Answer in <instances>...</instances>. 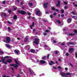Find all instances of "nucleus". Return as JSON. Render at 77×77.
I'll return each instance as SVG.
<instances>
[{
    "label": "nucleus",
    "mask_w": 77,
    "mask_h": 77,
    "mask_svg": "<svg viewBox=\"0 0 77 77\" xmlns=\"http://www.w3.org/2000/svg\"><path fill=\"white\" fill-rule=\"evenodd\" d=\"M71 14H73L74 15H76L75 14V13L74 12H72Z\"/></svg>",
    "instance_id": "79ce46f5"
},
{
    "label": "nucleus",
    "mask_w": 77,
    "mask_h": 77,
    "mask_svg": "<svg viewBox=\"0 0 77 77\" xmlns=\"http://www.w3.org/2000/svg\"><path fill=\"white\" fill-rule=\"evenodd\" d=\"M34 40L35 41L33 42V43L35 44L36 45H38V43H39V39L38 38H35Z\"/></svg>",
    "instance_id": "20e7f679"
},
{
    "label": "nucleus",
    "mask_w": 77,
    "mask_h": 77,
    "mask_svg": "<svg viewBox=\"0 0 77 77\" xmlns=\"http://www.w3.org/2000/svg\"><path fill=\"white\" fill-rule=\"evenodd\" d=\"M29 72H30V74L31 75H35V73L33 71H31V70L30 69H29Z\"/></svg>",
    "instance_id": "4468645a"
},
{
    "label": "nucleus",
    "mask_w": 77,
    "mask_h": 77,
    "mask_svg": "<svg viewBox=\"0 0 77 77\" xmlns=\"http://www.w3.org/2000/svg\"><path fill=\"white\" fill-rule=\"evenodd\" d=\"M57 51H56L55 52V54H58V52Z\"/></svg>",
    "instance_id": "603ef678"
},
{
    "label": "nucleus",
    "mask_w": 77,
    "mask_h": 77,
    "mask_svg": "<svg viewBox=\"0 0 77 77\" xmlns=\"http://www.w3.org/2000/svg\"><path fill=\"white\" fill-rule=\"evenodd\" d=\"M49 56H50V54H48L47 56H45L42 57V59H43V60H45V58L46 57H47L48 58V59H49Z\"/></svg>",
    "instance_id": "6e6552de"
},
{
    "label": "nucleus",
    "mask_w": 77,
    "mask_h": 77,
    "mask_svg": "<svg viewBox=\"0 0 77 77\" xmlns=\"http://www.w3.org/2000/svg\"><path fill=\"white\" fill-rule=\"evenodd\" d=\"M65 45V44L63 43L61 44V45Z\"/></svg>",
    "instance_id": "680f3d73"
},
{
    "label": "nucleus",
    "mask_w": 77,
    "mask_h": 77,
    "mask_svg": "<svg viewBox=\"0 0 77 77\" xmlns=\"http://www.w3.org/2000/svg\"><path fill=\"white\" fill-rule=\"evenodd\" d=\"M28 15H31V14L30 13V12H29V13H28Z\"/></svg>",
    "instance_id": "052dcab7"
},
{
    "label": "nucleus",
    "mask_w": 77,
    "mask_h": 77,
    "mask_svg": "<svg viewBox=\"0 0 77 77\" xmlns=\"http://www.w3.org/2000/svg\"><path fill=\"white\" fill-rule=\"evenodd\" d=\"M11 69H12L13 71H14V68L13 67H11Z\"/></svg>",
    "instance_id": "338daca9"
},
{
    "label": "nucleus",
    "mask_w": 77,
    "mask_h": 77,
    "mask_svg": "<svg viewBox=\"0 0 77 77\" xmlns=\"http://www.w3.org/2000/svg\"><path fill=\"white\" fill-rule=\"evenodd\" d=\"M36 15H38V16H40V15H41V11H40L39 10L36 11Z\"/></svg>",
    "instance_id": "0eeeda50"
},
{
    "label": "nucleus",
    "mask_w": 77,
    "mask_h": 77,
    "mask_svg": "<svg viewBox=\"0 0 77 77\" xmlns=\"http://www.w3.org/2000/svg\"><path fill=\"white\" fill-rule=\"evenodd\" d=\"M48 4H49V3L48 2L44 3L43 5V7L44 8L47 9V8H48Z\"/></svg>",
    "instance_id": "39448f33"
},
{
    "label": "nucleus",
    "mask_w": 77,
    "mask_h": 77,
    "mask_svg": "<svg viewBox=\"0 0 77 77\" xmlns=\"http://www.w3.org/2000/svg\"><path fill=\"white\" fill-rule=\"evenodd\" d=\"M51 63H49V64L50 65H52L53 64H54V62L52 60L51 61Z\"/></svg>",
    "instance_id": "dca6fc26"
},
{
    "label": "nucleus",
    "mask_w": 77,
    "mask_h": 77,
    "mask_svg": "<svg viewBox=\"0 0 77 77\" xmlns=\"http://www.w3.org/2000/svg\"><path fill=\"white\" fill-rule=\"evenodd\" d=\"M1 16L2 17H6L7 16L6 13H2L1 14Z\"/></svg>",
    "instance_id": "9d476101"
},
{
    "label": "nucleus",
    "mask_w": 77,
    "mask_h": 77,
    "mask_svg": "<svg viewBox=\"0 0 77 77\" xmlns=\"http://www.w3.org/2000/svg\"><path fill=\"white\" fill-rule=\"evenodd\" d=\"M57 23H58V24H60L61 23V22L59 20H58L57 21Z\"/></svg>",
    "instance_id": "bb28decb"
},
{
    "label": "nucleus",
    "mask_w": 77,
    "mask_h": 77,
    "mask_svg": "<svg viewBox=\"0 0 77 77\" xmlns=\"http://www.w3.org/2000/svg\"><path fill=\"white\" fill-rule=\"evenodd\" d=\"M55 11L57 12H59V10H58V9H56L55 10Z\"/></svg>",
    "instance_id": "7c9ffc66"
},
{
    "label": "nucleus",
    "mask_w": 77,
    "mask_h": 77,
    "mask_svg": "<svg viewBox=\"0 0 77 77\" xmlns=\"http://www.w3.org/2000/svg\"><path fill=\"white\" fill-rule=\"evenodd\" d=\"M66 55L67 56H69V53H68V52L66 53Z\"/></svg>",
    "instance_id": "f704fd0d"
},
{
    "label": "nucleus",
    "mask_w": 77,
    "mask_h": 77,
    "mask_svg": "<svg viewBox=\"0 0 77 77\" xmlns=\"http://www.w3.org/2000/svg\"><path fill=\"white\" fill-rule=\"evenodd\" d=\"M0 54H4V52L0 51Z\"/></svg>",
    "instance_id": "473e14b6"
},
{
    "label": "nucleus",
    "mask_w": 77,
    "mask_h": 77,
    "mask_svg": "<svg viewBox=\"0 0 77 77\" xmlns=\"http://www.w3.org/2000/svg\"><path fill=\"white\" fill-rule=\"evenodd\" d=\"M17 12L18 13H19V14H22V15H26V14H27V13L26 11L23 10H18Z\"/></svg>",
    "instance_id": "f03ea898"
},
{
    "label": "nucleus",
    "mask_w": 77,
    "mask_h": 77,
    "mask_svg": "<svg viewBox=\"0 0 77 77\" xmlns=\"http://www.w3.org/2000/svg\"><path fill=\"white\" fill-rule=\"evenodd\" d=\"M17 15H15L13 17V19L17 20Z\"/></svg>",
    "instance_id": "4be33fe9"
},
{
    "label": "nucleus",
    "mask_w": 77,
    "mask_h": 77,
    "mask_svg": "<svg viewBox=\"0 0 77 77\" xmlns=\"http://www.w3.org/2000/svg\"><path fill=\"white\" fill-rule=\"evenodd\" d=\"M50 17L51 18H53V16L52 15H51Z\"/></svg>",
    "instance_id": "5fc2aeb1"
},
{
    "label": "nucleus",
    "mask_w": 77,
    "mask_h": 77,
    "mask_svg": "<svg viewBox=\"0 0 77 77\" xmlns=\"http://www.w3.org/2000/svg\"><path fill=\"white\" fill-rule=\"evenodd\" d=\"M36 31V30L35 29H33V32H35Z\"/></svg>",
    "instance_id": "774afa93"
},
{
    "label": "nucleus",
    "mask_w": 77,
    "mask_h": 77,
    "mask_svg": "<svg viewBox=\"0 0 77 77\" xmlns=\"http://www.w3.org/2000/svg\"><path fill=\"white\" fill-rule=\"evenodd\" d=\"M69 65H71V66L72 67H73V66H74L73 65H72V64H71V63H69Z\"/></svg>",
    "instance_id": "4d7b16f0"
},
{
    "label": "nucleus",
    "mask_w": 77,
    "mask_h": 77,
    "mask_svg": "<svg viewBox=\"0 0 77 77\" xmlns=\"http://www.w3.org/2000/svg\"><path fill=\"white\" fill-rule=\"evenodd\" d=\"M33 26H32V25L30 26V27L31 29H33Z\"/></svg>",
    "instance_id": "ea45409f"
},
{
    "label": "nucleus",
    "mask_w": 77,
    "mask_h": 77,
    "mask_svg": "<svg viewBox=\"0 0 77 77\" xmlns=\"http://www.w3.org/2000/svg\"><path fill=\"white\" fill-rule=\"evenodd\" d=\"M9 57L8 56H6L5 57H4L3 58V57H2V59H3L2 60L3 63H5V65H7L8 64V63H6V62L5 60V59H6V58H9Z\"/></svg>",
    "instance_id": "f257e3e1"
},
{
    "label": "nucleus",
    "mask_w": 77,
    "mask_h": 77,
    "mask_svg": "<svg viewBox=\"0 0 77 77\" xmlns=\"http://www.w3.org/2000/svg\"><path fill=\"white\" fill-rule=\"evenodd\" d=\"M71 21H72V19L71 18H68V20L67 21V22L69 23H71Z\"/></svg>",
    "instance_id": "2eb2a0df"
},
{
    "label": "nucleus",
    "mask_w": 77,
    "mask_h": 77,
    "mask_svg": "<svg viewBox=\"0 0 77 77\" xmlns=\"http://www.w3.org/2000/svg\"><path fill=\"white\" fill-rule=\"evenodd\" d=\"M50 32V31H49V30H46L45 31V32H47V33H48V32Z\"/></svg>",
    "instance_id": "de8ad7c7"
},
{
    "label": "nucleus",
    "mask_w": 77,
    "mask_h": 77,
    "mask_svg": "<svg viewBox=\"0 0 77 77\" xmlns=\"http://www.w3.org/2000/svg\"><path fill=\"white\" fill-rule=\"evenodd\" d=\"M28 40V38H27V37H26L25 39V42H27V41Z\"/></svg>",
    "instance_id": "393cba45"
},
{
    "label": "nucleus",
    "mask_w": 77,
    "mask_h": 77,
    "mask_svg": "<svg viewBox=\"0 0 77 77\" xmlns=\"http://www.w3.org/2000/svg\"><path fill=\"white\" fill-rule=\"evenodd\" d=\"M43 35L44 36H47V33L45 32H44L43 33Z\"/></svg>",
    "instance_id": "c9c22d12"
},
{
    "label": "nucleus",
    "mask_w": 77,
    "mask_h": 77,
    "mask_svg": "<svg viewBox=\"0 0 77 77\" xmlns=\"http://www.w3.org/2000/svg\"><path fill=\"white\" fill-rule=\"evenodd\" d=\"M30 51L31 53H35V50L33 49H31L30 50Z\"/></svg>",
    "instance_id": "6ab92c4d"
},
{
    "label": "nucleus",
    "mask_w": 77,
    "mask_h": 77,
    "mask_svg": "<svg viewBox=\"0 0 77 77\" xmlns=\"http://www.w3.org/2000/svg\"><path fill=\"white\" fill-rule=\"evenodd\" d=\"M45 14H48V11H47L45 12Z\"/></svg>",
    "instance_id": "e2e57ef3"
},
{
    "label": "nucleus",
    "mask_w": 77,
    "mask_h": 77,
    "mask_svg": "<svg viewBox=\"0 0 77 77\" xmlns=\"http://www.w3.org/2000/svg\"><path fill=\"white\" fill-rule=\"evenodd\" d=\"M76 35V34L74 33L72 34V33H70L69 34V36H74V35Z\"/></svg>",
    "instance_id": "aec40b11"
},
{
    "label": "nucleus",
    "mask_w": 77,
    "mask_h": 77,
    "mask_svg": "<svg viewBox=\"0 0 77 77\" xmlns=\"http://www.w3.org/2000/svg\"><path fill=\"white\" fill-rule=\"evenodd\" d=\"M14 61H15L16 64H17V65H20V63L18 62V61L17 60L14 59Z\"/></svg>",
    "instance_id": "a211bd4d"
},
{
    "label": "nucleus",
    "mask_w": 77,
    "mask_h": 77,
    "mask_svg": "<svg viewBox=\"0 0 77 77\" xmlns=\"http://www.w3.org/2000/svg\"><path fill=\"white\" fill-rule=\"evenodd\" d=\"M73 48H70L69 50V51L70 53H72V51H73Z\"/></svg>",
    "instance_id": "f3484780"
},
{
    "label": "nucleus",
    "mask_w": 77,
    "mask_h": 77,
    "mask_svg": "<svg viewBox=\"0 0 77 77\" xmlns=\"http://www.w3.org/2000/svg\"><path fill=\"white\" fill-rule=\"evenodd\" d=\"M68 7L67 6H65L64 7V9H68Z\"/></svg>",
    "instance_id": "37998d69"
},
{
    "label": "nucleus",
    "mask_w": 77,
    "mask_h": 77,
    "mask_svg": "<svg viewBox=\"0 0 77 77\" xmlns=\"http://www.w3.org/2000/svg\"><path fill=\"white\" fill-rule=\"evenodd\" d=\"M71 73L70 72H67L66 73V75H69V76H70V75H71Z\"/></svg>",
    "instance_id": "b1692460"
},
{
    "label": "nucleus",
    "mask_w": 77,
    "mask_h": 77,
    "mask_svg": "<svg viewBox=\"0 0 77 77\" xmlns=\"http://www.w3.org/2000/svg\"><path fill=\"white\" fill-rule=\"evenodd\" d=\"M8 24H12V22H10L9 21H8Z\"/></svg>",
    "instance_id": "58836bf2"
},
{
    "label": "nucleus",
    "mask_w": 77,
    "mask_h": 77,
    "mask_svg": "<svg viewBox=\"0 0 77 77\" xmlns=\"http://www.w3.org/2000/svg\"><path fill=\"white\" fill-rule=\"evenodd\" d=\"M14 10H15V11H16V10H17V8H14Z\"/></svg>",
    "instance_id": "bf43d9fd"
},
{
    "label": "nucleus",
    "mask_w": 77,
    "mask_h": 77,
    "mask_svg": "<svg viewBox=\"0 0 77 77\" xmlns=\"http://www.w3.org/2000/svg\"><path fill=\"white\" fill-rule=\"evenodd\" d=\"M74 44L73 43H72V42H68L67 43V45H74Z\"/></svg>",
    "instance_id": "412c9836"
},
{
    "label": "nucleus",
    "mask_w": 77,
    "mask_h": 77,
    "mask_svg": "<svg viewBox=\"0 0 77 77\" xmlns=\"http://www.w3.org/2000/svg\"><path fill=\"white\" fill-rule=\"evenodd\" d=\"M60 2L59 1H58V3L56 5L57 7H60Z\"/></svg>",
    "instance_id": "f8f14e48"
},
{
    "label": "nucleus",
    "mask_w": 77,
    "mask_h": 77,
    "mask_svg": "<svg viewBox=\"0 0 77 77\" xmlns=\"http://www.w3.org/2000/svg\"><path fill=\"white\" fill-rule=\"evenodd\" d=\"M75 56L76 58L77 59V52L75 53Z\"/></svg>",
    "instance_id": "3c124183"
},
{
    "label": "nucleus",
    "mask_w": 77,
    "mask_h": 77,
    "mask_svg": "<svg viewBox=\"0 0 77 77\" xmlns=\"http://www.w3.org/2000/svg\"><path fill=\"white\" fill-rule=\"evenodd\" d=\"M40 63L41 64H44V63H46V62L42 60L40 61Z\"/></svg>",
    "instance_id": "9b49d317"
},
{
    "label": "nucleus",
    "mask_w": 77,
    "mask_h": 77,
    "mask_svg": "<svg viewBox=\"0 0 77 77\" xmlns=\"http://www.w3.org/2000/svg\"><path fill=\"white\" fill-rule=\"evenodd\" d=\"M60 75L61 76L65 77H67V76L66 75V73H63V72H61L60 73Z\"/></svg>",
    "instance_id": "1a4fd4ad"
},
{
    "label": "nucleus",
    "mask_w": 77,
    "mask_h": 77,
    "mask_svg": "<svg viewBox=\"0 0 77 77\" xmlns=\"http://www.w3.org/2000/svg\"><path fill=\"white\" fill-rule=\"evenodd\" d=\"M29 5L30 6H33V5H32V3H29Z\"/></svg>",
    "instance_id": "4c0bfd02"
},
{
    "label": "nucleus",
    "mask_w": 77,
    "mask_h": 77,
    "mask_svg": "<svg viewBox=\"0 0 77 77\" xmlns=\"http://www.w3.org/2000/svg\"><path fill=\"white\" fill-rule=\"evenodd\" d=\"M6 3V1H4L2 2V3L3 4H5V3Z\"/></svg>",
    "instance_id": "8fccbe9b"
},
{
    "label": "nucleus",
    "mask_w": 77,
    "mask_h": 77,
    "mask_svg": "<svg viewBox=\"0 0 77 77\" xmlns=\"http://www.w3.org/2000/svg\"><path fill=\"white\" fill-rule=\"evenodd\" d=\"M73 5H74V6H75V7H77V5H75V3L74 2H73Z\"/></svg>",
    "instance_id": "c756f323"
},
{
    "label": "nucleus",
    "mask_w": 77,
    "mask_h": 77,
    "mask_svg": "<svg viewBox=\"0 0 77 77\" xmlns=\"http://www.w3.org/2000/svg\"><path fill=\"white\" fill-rule=\"evenodd\" d=\"M74 33H77V31L76 30H74Z\"/></svg>",
    "instance_id": "09e8293b"
},
{
    "label": "nucleus",
    "mask_w": 77,
    "mask_h": 77,
    "mask_svg": "<svg viewBox=\"0 0 77 77\" xmlns=\"http://www.w3.org/2000/svg\"><path fill=\"white\" fill-rule=\"evenodd\" d=\"M35 25V23L34 22H33L32 24V26H33Z\"/></svg>",
    "instance_id": "0e129e2a"
},
{
    "label": "nucleus",
    "mask_w": 77,
    "mask_h": 77,
    "mask_svg": "<svg viewBox=\"0 0 77 77\" xmlns=\"http://www.w3.org/2000/svg\"><path fill=\"white\" fill-rule=\"evenodd\" d=\"M5 38L6 39V43L9 44L11 42V38L9 37H6Z\"/></svg>",
    "instance_id": "7ed1b4c3"
},
{
    "label": "nucleus",
    "mask_w": 77,
    "mask_h": 77,
    "mask_svg": "<svg viewBox=\"0 0 77 77\" xmlns=\"http://www.w3.org/2000/svg\"><path fill=\"white\" fill-rule=\"evenodd\" d=\"M10 66H14V67H15L16 68V69H17V67H18L19 66L18 65H17L16 64H10Z\"/></svg>",
    "instance_id": "423d86ee"
},
{
    "label": "nucleus",
    "mask_w": 77,
    "mask_h": 77,
    "mask_svg": "<svg viewBox=\"0 0 77 77\" xmlns=\"http://www.w3.org/2000/svg\"><path fill=\"white\" fill-rule=\"evenodd\" d=\"M6 47L7 48H10L11 46L7 44V45L6 46Z\"/></svg>",
    "instance_id": "a878e982"
},
{
    "label": "nucleus",
    "mask_w": 77,
    "mask_h": 77,
    "mask_svg": "<svg viewBox=\"0 0 77 77\" xmlns=\"http://www.w3.org/2000/svg\"><path fill=\"white\" fill-rule=\"evenodd\" d=\"M23 4H24V3H23V2H21L20 3V5H23Z\"/></svg>",
    "instance_id": "c03bdc74"
},
{
    "label": "nucleus",
    "mask_w": 77,
    "mask_h": 77,
    "mask_svg": "<svg viewBox=\"0 0 77 77\" xmlns=\"http://www.w3.org/2000/svg\"><path fill=\"white\" fill-rule=\"evenodd\" d=\"M53 43L55 44L56 43V40H53Z\"/></svg>",
    "instance_id": "49530a36"
},
{
    "label": "nucleus",
    "mask_w": 77,
    "mask_h": 77,
    "mask_svg": "<svg viewBox=\"0 0 77 77\" xmlns=\"http://www.w3.org/2000/svg\"><path fill=\"white\" fill-rule=\"evenodd\" d=\"M2 77H10V76H6L5 75H4L2 76Z\"/></svg>",
    "instance_id": "e433bc0d"
},
{
    "label": "nucleus",
    "mask_w": 77,
    "mask_h": 77,
    "mask_svg": "<svg viewBox=\"0 0 77 77\" xmlns=\"http://www.w3.org/2000/svg\"><path fill=\"white\" fill-rule=\"evenodd\" d=\"M72 18H73V19H75V16H72Z\"/></svg>",
    "instance_id": "a18cd8bd"
},
{
    "label": "nucleus",
    "mask_w": 77,
    "mask_h": 77,
    "mask_svg": "<svg viewBox=\"0 0 77 77\" xmlns=\"http://www.w3.org/2000/svg\"><path fill=\"white\" fill-rule=\"evenodd\" d=\"M8 30H9V31H10L11 30V28H10V27H8Z\"/></svg>",
    "instance_id": "13d9d810"
},
{
    "label": "nucleus",
    "mask_w": 77,
    "mask_h": 77,
    "mask_svg": "<svg viewBox=\"0 0 77 77\" xmlns=\"http://www.w3.org/2000/svg\"><path fill=\"white\" fill-rule=\"evenodd\" d=\"M5 62H6V63H7V62H8V63H11V62H12V59H8L6 61H5Z\"/></svg>",
    "instance_id": "ddd939ff"
},
{
    "label": "nucleus",
    "mask_w": 77,
    "mask_h": 77,
    "mask_svg": "<svg viewBox=\"0 0 77 77\" xmlns=\"http://www.w3.org/2000/svg\"><path fill=\"white\" fill-rule=\"evenodd\" d=\"M68 68H65V70H66V71H67V70H68Z\"/></svg>",
    "instance_id": "69168bd1"
},
{
    "label": "nucleus",
    "mask_w": 77,
    "mask_h": 77,
    "mask_svg": "<svg viewBox=\"0 0 77 77\" xmlns=\"http://www.w3.org/2000/svg\"><path fill=\"white\" fill-rule=\"evenodd\" d=\"M64 5H68V3H67V2H63Z\"/></svg>",
    "instance_id": "72a5a7b5"
},
{
    "label": "nucleus",
    "mask_w": 77,
    "mask_h": 77,
    "mask_svg": "<svg viewBox=\"0 0 77 77\" xmlns=\"http://www.w3.org/2000/svg\"><path fill=\"white\" fill-rule=\"evenodd\" d=\"M51 9L53 11H55V9H55V8L54 7H52L51 8Z\"/></svg>",
    "instance_id": "c85d7f7f"
},
{
    "label": "nucleus",
    "mask_w": 77,
    "mask_h": 77,
    "mask_svg": "<svg viewBox=\"0 0 77 77\" xmlns=\"http://www.w3.org/2000/svg\"><path fill=\"white\" fill-rule=\"evenodd\" d=\"M14 52L15 53H17V54H18L19 53V51H17L16 50H14Z\"/></svg>",
    "instance_id": "5701e85b"
},
{
    "label": "nucleus",
    "mask_w": 77,
    "mask_h": 77,
    "mask_svg": "<svg viewBox=\"0 0 77 77\" xmlns=\"http://www.w3.org/2000/svg\"><path fill=\"white\" fill-rule=\"evenodd\" d=\"M8 12L9 14H11V12H12V11L11 10H9Z\"/></svg>",
    "instance_id": "2f4dec72"
},
{
    "label": "nucleus",
    "mask_w": 77,
    "mask_h": 77,
    "mask_svg": "<svg viewBox=\"0 0 77 77\" xmlns=\"http://www.w3.org/2000/svg\"><path fill=\"white\" fill-rule=\"evenodd\" d=\"M64 10L63 9H62V10H61V14H63V13H64Z\"/></svg>",
    "instance_id": "cd10ccee"
},
{
    "label": "nucleus",
    "mask_w": 77,
    "mask_h": 77,
    "mask_svg": "<svg viewBox=\"0 0 77 77\" xmlns=\"http://www.w3.org/2000/svg\"><path fill=\"white\" fill-rule=\"evenodd\" d=\"M61 17H64L65 16L64 15V14H62L61 15Z\"/></svg>",
    "instance_id": "864d4df0"
},
{
    "label": "nucleus",
    "mask_w": 77,
    "mask_h": 77,
    "mask_svg": "<svg viewBox=\"0 0 77 77\" xmlns=\"http://www.w3.org/2000/svg\"><path fill=\"white\" fill-rule=\"evenodd\" d=\"M53 15L54 16H56V13H54Z\"/></svg>",
    "instance_id": "6e6d98bb"
},
{
    "label": "nucleus",
    "mask_w": 77,
    "mask_h": 77,
    "mask_svg": "<svg viewBox=\"0 0 77 77\" xmlns=\"http://www.w3.org/2000/svg\"><path fill=\"white\" fill-rule=\"evenodd\" d=\"M42 20H43L44 21H45V22H46L47 21H46V20H45V19H44V18H42Z\"/></svg>",
    "instance_id": "a19ab883"
}]
</instances>
